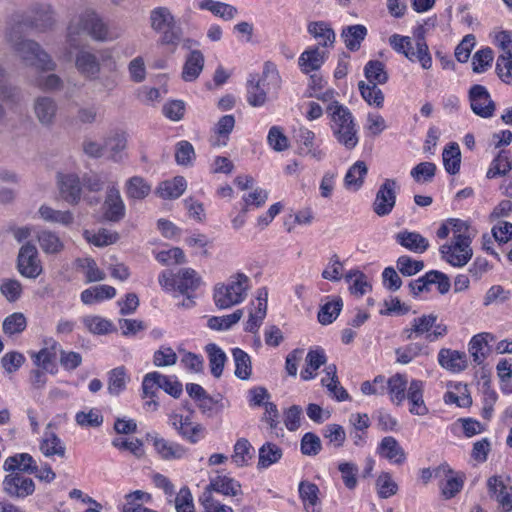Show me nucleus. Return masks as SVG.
Returning <instances> with one entry per match:
<instances>
[{"label": "nucleus", "instance_id": "f257e3e1", "mask_svg": "<svg viewBox=\"0 0 512 512\" xmlns=\"http://www.w3.org/2000/svg\"><path fill=\"white\" fill-rule=\"evenodd\" d=\"M20 16V14L10 16L5 33L6 40L14 54L24 66L35 67L42 71L55 70V61L42 46L32 39L24 38L22 30L16 28L20 24Z\"/></svg>", "mask_w": 512, "mask_h": 512}, {"label": "nucleus", "instance_id": "f03ea898", "mask_svg": "<svg viewBox=\"0 0 512 512\" xmlns=\"http://www.w3.org/2000/svg\"><path fill=\"white\" fill-rule=\"evenodd\" d=\"M84 35L90 36L93 40L105 42L111 40L108 26L103 22L100 16L93 10L86 9L78 16L74 17L66 33V57L71 60L72 49L82 47V38Z\"/></svg>", "mask_w": 512, "mask_h": 512}, {"label": "nucleus", "instance_id": "7ed1b4c3", "mask_svg": "<svg viewBox=\"0 0 512 512\" xmlns=\"http://www.w3.org/2000/svg\"><path fill=\"white\" fill-rule=\"evenodd\" d=\"M326 112L330 117V127L337 142L348 150L355 148L359 139L350 110L338 101H334L328 104Z\"/></svg>", "mask_w": 512, "mask_h": 512}, {"label": "nucleus", "instance_id": "20e7f679", "mask_svg": "<svg viewBox=\"0 0 512 512\" xmlns=\"http://www.w3.org/2000/svg\"><path fill=\"white\" fill-rule=\"evenodd\" d=\"M151 29L160 34L158 44L171 48L175 52L181 42L182 28L178 25L176 17L168 7L159 6L149 13Z\"/></svg>", "mask_w": 512, "mask_h": 512}, {"label": "nucleus", "instance_id": "39448f33", "mask_svg": "<svg viewBox=\"0 0 512 512\" xmlns=\"http://www.w3.org/2000/svg\"><path fill=\"white\" fill-rule=\"evenodd\" d=\"M251 288V279L242 272L232 274L226 283L214 288V302L219 309H228L242 303Z\"/></svg>", "mask_w": 512, "mask_h": 512}, {"label": "nucleus", "instance_id": "423d86ee", "mask_svg": "<svg viewBox=\"0 0 512 512\" xmlns=\"http://www.w3.org/2000/svg\"><path fill=\"white\" fill-rule=\"evenodd\" d=\"M436 314H424L414 318L409 327L403 329L401 337L406 341H412L426 334L428 342H435L448 333L447 326L443 323H437Z\"/></svg>", "mask_w": 512, "mask_h": 512}, {"label": "nucleus", "instance_id": "0eeeda50", "mask_svg": "<svg viewBox=\"0 0 512 512\" xmlns=\"http://www.w3.org/2000/svg\"><path fill=\"white\" fill-rule=\"evenodd\" d=\"M14 14H20V24L16 26L17 29L21 30L23 27L35 29L39 32H45L51 29L55 24L54 12L50 5L43 3L33 4L29 8V16L21 12H15Z\"/></svg>", "mask_w": 512, "mask_h": 512}, {"label": "nucleus", "instance_id": "6e6552de", "mask_svg": "<svg viewBox=\"0 0 512 512\" xmlns=\"http://www.w3.org/2000/svg\"><path fill=\"white\" fill-rule=\"evenodd\" d=\"M398 182L395 179L387 178L380 185L372 204L373 212L384 217L389 215L396 205Z\"/></svg>", "mask_w": 512, "mask_h": 512}, {"label": "nucleus", "instance_id": "1a4fd4ad", "mask_svg": "<svg viewBox=\"0 0 512 512\" xmlns=\"http://www.w3.org/2000/svg\"><path fill=\"white\" fill-rule=\"evenodd\" d=\"M442 259L454 267H463L472 258L471 242L467 240H451L440 246Z\"/></svg>", "mask_w": 512, "mask_h": 512}, {"label": "nucleus", "instance_id": "9d476101", "mask_svg": "<svg viewBox=\"0 0 512 512\" xmlns=\"http://www.w3.org/2000/svg\"><path fill=\"white\" fill-rule=\"evenodd\" d=\"M155 386L163 389L174 398H178L182 393L180 382L158 372H151L145 375L142 382L143 398L154 397Z\"/></svg>", "mask_w": 512, "mask_h": 512}, {"label": "nucleus", "instance_id": "9b49d317", "mask_svg": "<svg viewBox=\"0 0 512 512\" xmlns=\"http://www.w3.org/2000/svg\"><path fill=\"white\" fill-rule=\"evenodd\" d=\"M17 268L26 278L36 279L43 271L37 248L30 243L23 245L18 254Z\"/></svg>", "mask_w": 512, "mask_h": 512}, {"label": "nucleus", "instance_id": "f8f14e48", "mask_svg": "<svg viewBox=\"0 0 512 512\" xmlns=\"http://www.w3.org/2000/svg\"><path fill=\"white\" fill-rule=\"evenodd\" d=\"M2 486L3 491L12 498H25L35 491L31 478L14 471L4 477Z\"/></svg>", "mask_w": 512, "mask_h": 512}, {"label": "nucleus", "instance_id": "ddd939ff", "mask_svg": "<svg viewBox=\"0 0 512 512\" xmlns=\"http://www.w3.org/2000/svg\"><path fill=\"white\" fill-rule=\"evenodd\" d=\"M57 186L61 198L71 205H77L81 199L82 183L77 174L59 173Z\"/></svg>", "mask_w": 512, "mask_h": 512}, {"label": "nucleus", "instance_id": "4468645a", "mask_svg": "<svg viewBox=\"0 0 512 512\" xmlns=\"http://www.w3.org/2000/svg\"><path fill=\"white\" fill-rule=\"evenodd\" d=\"M469 99L471 109L476 115L482 118L493 116L496 106L484 86L478 84L472 86L469 91Z\"/></svg>", "mask_w": 512, "mask_h": 512}, {"label": "nucleus", "instance_id": "2eb2a0df", "mask_svg": "<svg viewBox=\"0 0 512 512\" xmlns=\"http://www.w3.org/2000/svg\"><path fill=\"white\" fill-rule=\"evenodd\" d=\"M170 422L182 438L192 444L197 443L204 436L203 425L193 422L190 416L173 413L170 415Z\"/></svg>", "mask_w": 512, "mask_h": 512}, {"label": "nucleus", "instance_id": "dca6fc26", "mask_svg": "<svg viewBox=\"0 0 512 512\" xmlns=\"http://www.w3.org/2000/svg\"><path fill=\"white\" fill-rule=\"evenodd\" d=\"M58 104L50 96H38L33 101V112L37 121L43 127H52L57 119Z\"/></svg>", "mask_w": 512, "mask_h": 512}, {"label": "nucleus", "instance_id": "f3484780", "mask_svg": "<svg viewBox=\"0 0 512 512\" xmlns=\"http://www.w3.org/2000/svg\"><path fill=\"white\" fill-rule=\"evenodd\" d=\"M74 57L75 68L86 79H96L101 71V64L97 56L91 51L79 48ZM73 56L71 57V59Z\"/></svg>", "mask_w": 512, "mask_h": 512}, {"label": "nucleus", "instance_id": "a211bd4d", "mask_svg": "<svg viewBox=\"0 0 512 512\" xmlns=\"http://www.w3.org/2000/svg\"><path fill=\"white\" fill-rule=\"evenodd\" d=\"M403 55L411 62H419L423 69L428 70L432 67V57L422 30L416 36L415 45L410 40Z\"/></svg>", "mask_w": 512, "mask_h": 512}, {"label": "nucleus", "instance_id": "6ab92c4d", "mask_svg": "<svg viewBox=\"0 0 512 512\" xmlns=\"http://www.w3.org/2000/svg\"><path fill=\"white\" fill-rule=\"evenodd\" d=\"M301 154L308 155L316 161H321L325 153L316 145V134L305 126L299 127L295 135Z\"/></svg>", "mask_w": 512, "mask_h": 512}, {"label": "nucleus", "instance_id": "aec40b11", "mask_svg": "<svg viewBox=\"0 0 512 512\" xmlns=\"http://www.w3.org/2000/svg\"><path fill=\"white\" fill-rule=\"evenodd\" d=\"M147 440L152 443L157 453L165 460L181 459L187 453L184 446L169 442L157 433L148 434Z\"/></svg>", "mask_w": 512, "mask_h": 512}, {"label": "nucleus", "instance_id": "412c9836", "mask_svg": "<svg viewBox=\"0 0 512 512\" xmlns=\"http://www.w3.org/2000/svg\"><path fill=\"white\" fill-rule=\"evenodd\" d=\"M439 365L452 373H460L468 367V358L465 352L442 348L438 353Z\"/></svg>", "mask_w": 512, "mask_h": 512}, {"label": "nucleus", "instance_id": "4be33fe9", "mask_svg": "<svg viewBox=\"0 0 512 512\" xmlns=\"http://www.w3.org/2000/svg\"><path fill=\"white\" fill-rule=\"evenodd\" d=\"M490 494L495 497L503 512L512 511V488L508 487L501 476H492L487 482Z\"/></svg>", "mask_w": 512, "mask_h": 512}, {"label": "nucleus", "instance_id": "5701e85b", "mask_svg": "<svg viewBox=\"0 0 512 512\" xmlns=\"http://www.w3.org/2000/svg\"><path fill=\"white\" fill-rule=\"evenodd\" d=\"M377 453L391 463L401 465L406 460V453L399 442L392 436L384 437L377 447Z\"/></svg>", "mask_w": 512, "mask_h": 512}, {"label": "nucleus", "instance_id": "b1692460", "mask_svg": "<svg viewBox=\"0 0 512 512\" xmlns=\"http://www.w3.org/2000/svg\"><path fill=\"white\" fill-rule=\"evenodd\" d=\"M51 427L52 424L49 423L41 438L39 449L46 457L59 456L63 458L65 456L66 447L56 433L51 430Z\"/></svg>", "mask_w": 512, "mask_h": 512}, {"label": "nucleus", "instance_id": "393cba45", "mask_svg": "<svg viewBox=\"0 0 512 512\" xmlns=\"http://www.w3.org/2000/svg\"><path fill=\"white\" fill-rule=\"evenodd\" d=\"M104 216L107 220L117 222L125 215V205L120 192L115 187L107 191L104 202Z\"/></svg>", "mask_w": 512, "mask_h": 512}, {"label": "nucleus", "instance_id": "a878e982", "mask_svg": "<svg viewBox=\"0 0 512 512\" xmlns=\"http://www.w3.org/2000/svg\"><path fill=\"white\" fill-rule=\"evenodd\" d=\"M396 242L405 249L422 254L429 248V241L420 233L403 230L395 235Z\"/></svg>", "mask_w": 512, "mask_h": 512}, {"label": "nucleus", "instance_id": "bb28decb", "mask_svg": "<svg viewBox=\"0 0 512 512\" xmlns=\"http://www.w3.org/2000/svg\"><path fill=\"white\" fill-rule=\"evenodd\" d=\"M204 63L205 57L200 50L190 51L183 64L181 78L185 82L195 81L203 71Z\"/></svg>", "mask_w": 512, "mask_h": 512}, {"label": "nucleus", "instance_id": "cd10ccee", "mask_svg": "<svg viewBox=\"0 0 512 512\" xmlns=\"http://www.w3.org/2000/svg\"><path fill=\"white\" fill-rule=\"evenodd\" d=\"M327 58V52L318 46L305 50L298 59L300 70L308 74L321 68Z\"/></svg>", "mask_w": 512, "mask_h": 512}, {"label": "nucleus", "instance_id": "c85d7f7f", "mask_svg": "<svg viewBox=\"0 0 512 512\" xmlns=\"http://www.w3.org/2000/svg\"><path fill=\"white\" fill-rule=\"evenodd\" d=\"M424 383L420 380H412L408 387L406 398L410 403V413L418 416H424L428 413V408L423 399Z\"/></svg>", "mask_w": 512, "mask_h": 512}, {"label": "nucleus", "instance_id": "c756f323", "mask_svg": "<svg viewBox=\"0 0 512 512\" xmlns=\"http://www.w3.org/2000/svg\"><path fill=\"white\" fill-rule=\"evenodd\" d=\"M3 469L6 472H19L23 473H36L37 464L34 458L28 453H18L8 457L4 464Z\"/></svg>", "mask_w": 512, "mask_h": 512}, {"label": "nucleus", "instance_id": "7c9ffc66", "mask_svg": "<svg viewBox=\"0 0 512 512\" xmlns=\"http://www.w3.org/2000/svg\"><path fill=\"white\" fill-rule=\"evenodd\" d=\"M308 33L324 48L333 47L336 39L331 25L325 21H312L307 25Z\"/></svg>", "mask_w": 512, "mask_h": 512}, {"label": "nucleus", "instance_id": "2f4dec72", "mask_svg": "<svg viewBox=\"0 0 512 512\" xmlns=\"http://www.w3.org/2000/svg\"><path fill=\"white\" fill-rule=\"evenodd\" d=\"M200 277L197 272L191 268H184L175 274L174 284L175 290L181 294H190L200 285Z\"/></svg>", "mask_w": 512, "mask_h": 512}, {"label": "nucleus", "instance_id": "473e14b6", "mask_svg": "<svg viewBox=\"0 0 512 512\" xmlns=\"http://www.w3.org/2000/svg\"><path fill=\"white\" fill-rule=\"evenodd\" d=\"M492 339L493 337L489 333H480L471 339L469 353L477 365H481L487 358L490 351L488 344Z\"/></svg>", "mask_w": 512, "mask_h": 512}, {"label": "nucleus", "instance_id": "72a5a7b5", "mask_svg": "<svg viewBox=\"0 0 512 512\" xmlns=\"http://www.w3.org/2000/svg\"><path fill=\"white\" fill-rule=\"evenodd\" d=\"M212 491L221 493L226 496H237L241 494V485L238 481L230 477L217 476L211 480L210 484L205 488L204 492H209L212 494Z\"/></svg>", "mask_w": 512, "mask_h": 512}, {"label": "nucleus", "instance_id": "f704fd0d", "mask_svg": "<svg viewBox=\"0 0 512 512\" xmlns=\"http://www.w3.org/2000/svg\"><path fill=\"white\" fill-rule=\"evenodd\" d=\"M105 150L109 152V158L114 162L123 159L124 150L127 147V134L125 132H114L105 141Z\"/></svg>", "mask_w": 512, "mask_h": 512}, {"label": "nucleus", "instance_id": "c9c22d12", "mask_svg": "<svg viewBox=\"0 0 512 512\" xmlns=\"http://www.w3.org/2000/svg\"><path fill=\"white\" fill-rule=\"evenodd\" d=\"M39 216L42 220L49 223L70 226L74 222V215L71 211L56 210L48 205H41L38 209Z\"/></svg>", "mask_w": 512, "mask_h": 512}, {"label": "nucleus", "instance_id": "e433bc0d", "mask_svg": "<svg viewBox=\"0 0 512 512\" xmlns=\"http://www.w3.org/2000/svg\"><path fill=\"white\" fill-rule=\"evenodd\" d=\"M186 189V181L184 177L177 176L172 180H167L158 186L156 194L163 199L179 198Z\"/></svg>", "mask_w": 512, "mask_h": 512}, {"label": "nucleus", "instance_id": "4c0bfd02", "mask_svg": "<svg viewBox=\"0 0 512 512\" xmlns=\"http://www.w3.org/2000/svg\"><path fill=\"white\" fill-rule=\"evenodd\" d=\"M318 494L319 488L316 484L308 481L300 482L299 495L307 512H320V510L316 508L319 503Z\"/></svg>", "mask_w": 512, "mask_h": 512}, {"label": "nucleus", "instance_id": "58836bf2", "mask_svg": "<svg viewBox=\"0 0 512 512\" xmlns=\"http://www.w3.org/2000/svg\"><path fill=\"white\" fill-rule=\"evenodd\" d=\"M395 354L397 356V362L401 364H408L413 359L421 356V355H429L430 350L429 347L423 343L419 342H411L404 347L397 348L395 350Z\"/></svg>", "mask_w": 512, "mask_h": 512}, {"label": "nucleus", "instance_id": "ea45409f", "mask_svg": "<svg viewBox=\"0 0 512 512\" xmlns=\"http://www.w3.org/2000/svg\"><path fill=\"white\" fill-rule=\"evenodd\" d=\"M366 35V27L360 24L347 26L342 30L341 33V37L344 40L345 46L350 51L358 50Z\"/></svg>", "mask_w": 512, "mask_h": 512}, {"label": "nucleus", "instance_id": "a19ab883", "mask_svg": "<svg viewBox=\"0 0 512 512\" xmlns=\"http://www.w3.org/2000/svg\"><path fill=\"white\" fill-rule=\"evenodd\" d=\"M129 376L124 366H119L108 373L107 390L109 394L118 396L126 389Z\"/></svg>", "mask_w": 512, "mask_h": 512}, {"label": "nucleus", "instance_id": "79ce46f5", "mask_svg": "<svg viewBox=\"0 0 512 512\" xmlns=\"http://www.w3.org/2000/svg\"><path fill=\"white\" fill-rule=\"evenodd\" d=\"M407 378L405 375L397 373L390 377L387 381L388 393L391 401L400 405L406 399Z\"/></svg>", "mask_w": 512, "mask_h": 512}, {"label": "nucleus", "instance_id": "37998d69", "mask_svg": "<svg viewBox=\"0 0 512 512\" xmlns=\"http://www.w3.org/2000/svg\"><path fill=\"white\" fill-rule=\"evenodd\" d=\"M305 361L306 367L301 371V378L303 380L313 379L316 376L315 371L326 362V356L323 349L317 348L315 350H310Z\"/></svg>", "mask_w": 512, "mask_h": 512}, {"label": "nucleus", "instance_id": "c03bdc74", "mask_svg": "<svg viewBox=\"0 0 512 512\" xmlns=\"http://www.w3.org/2000/svg\"><path fill=\"white\" fill-rule=\"evenodd\" d=\"M282 455V449L278 445L271 442L264 443L259 449L258 468L266 469L270 467L279 462Z\"/></svg>", "mask_w": 512, "mask_h": 512}, {"label": "nucleus", "instance_id": "a18cd8bd", "mask_svg": "<svg viewBox=\"0 0 512 512\" xmlns=\"http://www.w3.org/2000/svg\"><path fill=\"white\" fill-rule=\"evenodd\" d=\"M37 239L41 249L46 254H58L64 249L63 241L53 231L43 230L38 233Z\"/></svg>", "mask_w": 512, "mask_h": 512}, {"label": "nucleus", "instance_id": "49530a36", "mask_svg": "<svg viewBox=\"0 0 512 512\" xmlns=\"http://www.w3.org/2000/svg\"><path fill=\"white\" fill-rule=\"evenodd\" d=\"M264 81L265 79L252 78L247 83V101L253 107H260L266 103L267 91Z\"/></svg>", "mask_w": 512, "mask_h": 512}, {"label": "nucleus", "instance_id": "de8ad7c7", "mask_svg": "<svg viewBox=\"0 0 512 512\" xmlns=\"http://www.w3.org/2000/svg\"><path fill=\"white\" fill-rule=\"evenodd\" d=\"M368 168L363 161H357L347 171L344 179L346 188L357 191L363 185Z\"/></svg>", "mask_w": 512, "mask_h": 512}, {"label": "nucleus", "instance_id": "09e8293b", "mask_svg": "<svg viewBox=\"0 0 512 512\" xmlns=\"http://www.w3.org/2000/svg\"><path fill=\"white\" fill-rule=\"evenodd\" d=\"M51 345L41 349L38 353L32 355L33 362L36 366L41 367L45 371L53 372L50 367L56 358V351L60 347L59 344L51 340ZM48 345V343H46Z\"/></svg>", "mask_w": 512, "mask_h": 512}, {"label": "nucleus", "instance_id": "8fccbe9b", "mask_svg": "<svg viewBox=\"0 0 512 512\" xmlns=\"http://www.w3.org/2000/svg\"><path fill=\"white\" fill-rule=\"evenodd\" d=\"M442 158L445 170L449 174L454 175L459 172L461 163V152L459 145L457 143L449 144L443 150Z\"/></svg>", "mask_w": 512, "mask_h": 512}, {"label": "nucleus", "instance_id": "3c124183", "mask_svg": "<svg viewBox=\"0 0 512 512\" xmlns=\"http://www.w3.org/2000/svg\"><path fill=\"white\" fill-rule=\"evenodd\" d=\"M364 72L368 82L372 85L385 84L388 80L385 65L378 60L369 61L365 66Z\"/></svg>", "mask_w": 512, "mask_h": 512}, {"label": "nucleus", "instance_id": "603ef678", "mask_svg": "<svg viewBox=\"0 0 512 512\" xmlns=\"http://www.w3.org/2000/svg\"><path fill=\"white\" fill-rule=\"evenodd\" d=\"M358 86L362 98L370 106H375L377 108L383 107L384 94L378 86L372 85L371 83L366 84L364 81H360Z\"/></svg>", "mask_w": 512, "mask_h": 512}, {"label": "nucleus", "instance_id": "864d4df0", "mask_svg": "<svg viewBox=\"0 0 512 512\" xmlns=\"http://www.w3.org/2000/svg\"><path fill=\"white\" fill-rule=\"evenodd\" d=\"M206 351L209 358V366L214 377L219 378L222 375L226 361L225 353L215 344H208Z\"/></svg>", "mask_w": 512, "mask_h": 512}, {"label": "nucleus", "instance_id": "5fc2aeb1", "mask_svg": "<svg viewBox=\"0 0 512 512\" xmlns=\"http://www.w3.org/2000/svg\"><path fill=\"white\" fill-rule=\"evenodd\" d=\"M324 371L327 375H330V382L327 385V390L330 396L334 397L337 401L347 400L349 395L339 383L336 365L330 364L326 366Z\"/></svg>", "mask_w": 512, "mask_h": 512}, {"label": "nucleus", "instance_id": "6e6d98bb", "mask_svg": "<svg viewBox=\"0 0 512 512\" xmlns=\"http://www.w3.org/2000/svg\"><path fill=\"white\" fill-rule=\"evenodd\" d=\"M151 186L139 176L130 178L126 183V194L133 199H144L149 195Z\"/></svg>", "mask_w": 512, "mask_h": 512}, {"label": "nucleus", "instance_id": "4d7b16f0", "mask_svg": "<svg viewBox=\"0 0 512 512\" xmlns=\"http://www.w3.org/2000/svg\"><path fill=\"white\" fill-rule=\"evenodd\" d=\"M233 358L235 362V375L246 380L251 375V360L249 355L239 348L233 350Z\"/></svg>", "mask_w": 512, "mask_h": 512}, {"label": "nucleus", "instance_id": "13d9d810", "mask_svg": "<svg viewBox=\"0 0 512 512\" xmlns=\"http://www.w3.org/2000/svg\"><path fill=\"white\" fill-rule=\"evenodd\" d=\"M243 316V311L238 309L232 314L217 317L213 316L208 319L207 325L212 330H227L234 324L238 323Z\"/></svg>", "mask_w": 512, "mask_h": 512}, {"label": "nucleus", "instance_id": "bf43d9fd", "mask_svg": "<svg viewBox=\"0 0 512 512\" xmlns=\"http://www.w3.org/2000/svg\"><path fill=\"white\" fill-rule=\"evenodd\" d=\"M446 404H456L458 407H467L472 403L470 396L467 394L466 385L456 384L454 390H449L444 395Z\"/></svg>", "mask_w": 512, "mask_h": 512}, {"label": "nucleus", "instance_id": "052dcab7", "mask_svg": "<svg viewBox=\"0 0 512 512\" xmlns=\"http://www.w3.org/2000/svg\"><path fill=\"white\" fill-rule=\"evenodd\" d=\"M511 161L506 151H501L492 161L487 171V178H495L506 175L511 170Z\"/></svg>", "mask_w": 512, "mask_h": 512}, {"label": "nucleus", "instance_id": "680f3d73", "mask_svg": "<svg viewBox=\"0 0 512 512\" xmlns=\"http://www.w3.org/2000/svg\"><path fill=\"white\" fill-rule=\"evenodd\" d=\"M251 448L250 442L245 438H241L235 443L232 461L236 466L243 467L248 464L252 459Z\"/></svg>", "mask_w": 512, "mask_h": 512}, {"label": "nucleus", "instance_id": "e2e57ef3", "mask_svg": "<svg viewBox=\"0 0 512 512\" xmlns=\"http://www.w3.org/2000/svg\"><path fill=\"white\" fill-rule=\"evenodd\" d=\"M83 236L89 243L98 247L113 244L118 239V235L116 233H112L106 229H100L98 232L85 230Z\"/></svg>", "mask_w": 512, "mask_h": 512}, {"label": "nucleus", "instance_id": "0e129e2a", "mask_svg": "<svg viewBox=\"0 0 512 512\" xmlns=\"http://www.w3.org/2000/svg\"><path fill=\"white\" fill-rule=\"evenodd\" d=\"M376 486L379 497L383 499H387L395 495L398 491L397 483L392 479L391 474L388 472H382L378 476Z\"/></svg>", "mask_w": 512, "mask_h": 512}, {"label": "nucleus", "instance_id": "69168bd1", "mask_svg": "<svg viewBox=\"0 0 512 512\" xmlns=\"http://www.w3.org/2000/svg\"><path fill=\"white\" fill-rule=\"evenodd\" d=\"M342 305L341 299L324 304L318 312V321L322 325L331 324L338 317L342 309Z\"/></svg>", "mask_w": 512, "mask_h": 512}, {"label": "nucleus", "instance_id": "338daca9", "mask_svg": "<svg viewBox=\"0 0 512 512\" xmlns=\"http://www.w3.org/2000/svg\"><path fill=\"white\" fill-rule=\"evenodd\" d=\"M82 321L88 331L93 334L102 335L112 331V323L100 316H85Z\"/></svg>", "mask_w": 512, "mask_h": 512}, {"label": "nucleus", "instance_id": "774afa93", "mask_svg": "<svg viewBox=\"0 0 512 512\" xmlns=\"http://www.w3.org/2000/svg\"><path fill=\"white\" fill-rule=\"evenodd\" d=\"M75 421L82 427H99L103 423V415L100 410L91 408L88 411H80L75 415Z\"/></svg>", "mask_w": 512, "mask_h": 512}]
</instances>
